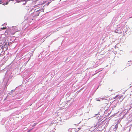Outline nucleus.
Wrapping results in <instances>:
<instances>
[{"mask_svg": "<svg viewBox=\"0 0 132 132\" xmlns=\"http://www.w3.org/2000/svg\"><path fill=\"white\" fill-rule=\"evenodd\" d=\"M12 44V42H11L10 43L8 42L7 40L6 41V40L4 42V43H3L2 46L1 47L2 49L4 50V49L5 50H6L8 48V46L10 45V44Z\"/></svg>", "mask_w": 132, "mask_h": 132, "instance_id": "obj_1", "label": "nucleus"}, {"mask_svg": "<svg viewBox=\"0 0 132 132\" xmlns=\"http://www.w3.org/2000/svg\"><path fill=\"white\" fill-rule=\"evenodd\" d=\"M117 130V129L114 128L113 129V130L114 131H116Z\"/></svg>", "mask_w": 132, "mask_h": 132, "instance_id": "obj_16", "label": "nucleus"}, {"mask_svg": "<svg viewBox=\"0 0 132 132\" xmlns=\"http://www.w3.org/2000/svg\"><path fill=\"white\" fill-rule=\"evenodd\" d=\"M131 65V64L129 63H127L126 64V66L127 67H128L129 66H130Z\"/></svg>", "mask_w": 132, "mask_h": 132, "instance_id": "obj_12", "label": "nucleus"}, {"mask_svg": "<svg viewBox=\"0 0 132 132\" xmlns=\"http://www.w3.org/2000/svg\"><path fill=\"white\" fill-rule=\"evenodd\" d=\"M44 9V8L43 7V8L42 9L39 8V10H38V12H43Z\"/></svg>", "mask_w": 132, "mask_h": 132, "instance_id": "obj_9", "label": "nucleus"}, {"mask_svg": "<svg viewBox=\"0 0 132 132\" xmlns=\"http://www.w3.org/2000/svg\"><path fill=\"white\" fill-rule=\"evenodd\" d=\"M2 2V0H0V4H2L3 3Z\"/></svg>", "mask_w": 132, "mask_h": 132, "instance_id": "obj_19", "label": "nucleus"}, {"mask_svg": "<svg viewBox=\"0 0 132 132\" xmlns=\"http://www.w3.org/2000/svg\"><path fill=\"white\" fill-rule=\"evenodd\" d=\"M6 25V23H4V24H3L2 25H3L4 26H5Z\"/></svg>", "mask_w": 132, "mask_h": 132, "instance_id": "obj_18", "label": "nucleus"}, {"mask_svg": "<svg viewBox=\"0 0 132 132\" xmlns=\"http://www.w3.org/2000/svg\"><path fill=\"white\" fill-rule=\"evenodd\" d=\"M38 10H36V12L33 13V14L34 15V17L38 16L40 12H38Z\"/></svg>", "mask_w": 132, "mask_h": 132, "instance_id": "obj_3", "label": "nucleus"}, {"mask_svg": "<svg viewBox=\"0 0 132 132\" xmlns=\"http://www.w3.org/2000/svg\"><path fill=\"white\" fill-rule=\"evenodd\" d=\"M1 49H0V53L1 52Z\"/></svg>", "mask_w": 132, "mask_h": 132, "instance_id": "obj_23", "label": "nucleus"}, {"mask_svg": "<svg viewBox=\"0 0 132 132\" xmlns=\"http://www.w3.org/2000/svg\"><path fill=\"white\" fill-rule=\"evenodd\" d=\"M119 96V95H116V96H115V97H114V99H115L117 97H118V96Z\"/></svg>", "mask_w": 132, "mask_h": 132, "instance_id": "obj_15", "label": "nucleus"}, {"mask_svg": "<svg viewBox=\"0 0 132 132\" xmlns=\"http://www.w3.org/2000/svg\"><path fill=\"white\" fill-rule=\"evenodd\" d=\"M113 106L115 107L117 104V103H118V101L116 100H114L113 102Z\"/></svg>", "mask_w": 132, "mask_h": 132, "instance_id": "obj_6", "label": "nucleus"}, {"mask_svg": "<svg viewBox=\"0 0 132 132\" xmlns=\"http://www.w3.org/2000/svg\"><path fill=\"white\" fill-rule=\"evenodd\" d=\"M13 0H9V1H13Z\"/></svg>", "mask_w": 132, "mask_h": 132, "instance_id": "obj_24", "label": "nucleus"}, {"mask_svg": "<svg viewBox=\"0 0 132 132\" xmlns=\"http://www.w3.org/2000/svg\"><path fill=\"white\" fill-rule=\"evenodd\" d=\"M132 108V104H131L127 106V111L128 110H129Z\"/></svg>", "mask_w": 132, "mask_h": 132, "instance_id": "obj_8", "label": "nucleus"}, {"mask_svg": "<svg viewBox=\"0 0 132 132\" xmlns=\"http://www.w3.org/2000/svg\"><path fill=\"white\" fill-rule=\"evenodd\" d=\"M6 28L5 27H3V28H0V31L3 29H4Z\"/></svg>", "mask_w": 132, "mask_h": 132, "instance_id": "obj_13", "label": "nucleus"}, {"mask_svg": "<svg viewBox=\"0 0 132 132\" xmlns=\"http://www.w3.org/2000/svg\"><path fill=\"white\" fill-rule=\"evenodd\" d=\"M118 127V125L117 124L115 126V128L117 129Z\"/></svg>", "mask_w": 132, "mask_h": 132, "instance_id": "obj_14", "label": "nucleus"}, {"mask_svg": "<svg viewBox=\"0 0 132 132\" xmlns=\"http://www.w3.org/2000/svg\"><path fill=\"white\" fill-rule=\"evenodd\" d=\"M15 89H13V90H11V92L10 93H11V94H12V93L13 92H14L15 91Z\"/></svg>", "mask_w": 132, "mask_h": 132, "instance_id": "obj_11", "label": "nucleus"}, {"mask_svg": "<svg viewBox=\"0 0 132 132\" xmlns=\"http://www.w3.org/2000/svg\"><path fill=\"white\" fill-rule=\"evenodd\" d=\"M104 98H96V100L97 101H100L101 100H102Z\"/></svg>", "mask_w": 132, "mask_h": 132, "instance_id": "obj_10", "label": "nucleus"}, {"mask_svg": "<svg viewBox=\"0 0 132 132\" xmlns=\"http://www.w3.org/2000/svg\"><path fill=\"white\" fill-rule=\"evenodd\" d=\"M78 130H76V129L75 128L69 129L68 130V131L69 132H72V131H76V130H77V132L78 131L80 130L79 129V128H78Z\"/></svg>", "mask_w": 132, "mask_h": 132, "instance_id": "obj_5", "label": "nucleus"}, {"mask_svg": "<svg viewBox=\"0 0 132 132\" xmlns=\"http://www.w3.org/2000/svg\"><path fill=\"white\" fill-rule=\"evenodd\" d=\"M101 131L100 130L99 131H97V132H101Z\"/></svg>", "mask_w": 132, "mask_h": 132, "instance_id": "obj_21", "label": "nucleus"}, {"mask_svg": "<svg viewBox=\"0 0 132 132\" xmlns=\"http://www.w3.org/2000/svg\"><path fill=\"white\" fill-rule=\"evenodd\" d=\"M99 114H99V112H98V114H96V115H99Z\"/></svg>", "mask_w": 132, "mask_h": 132, "instance_id": "obj_22", "label": "nucleus"}, {"mask_svg": "<svg viewBox=\"0 0 132 132\" xmlns=\"http://www.w3.org/2000/svg\"><path fill=\"white\" fill-rule=\"evenodd\" d=\"M26 4V2H25V3H23V4L24 5H25Z\"/></svg>", "mask_w": 132, "mask_h": 132, "instance_id": "obj_20", "label": "nucleus"}, {"mask_svg": "<svg viewBox=\"0 0 132 132\" xmlns=\"http://www.w3.org/2000/svg\"><path fill=\"white\" fill-rule=\"evenodd\" d=\"M116 32H117V33L118 32H117V31H116Z\"/></svg>", "mask_w": 132, "mask_h": 132, "instance_id": "obj_26", "label": "nucleus"}, {"mask_svg": "<svg viewBox=\"0 0 132 132\" xmlns=\"http://www.w3.org/2000/svg\"><path fill=\"white\" fill-rule=\"evenodd\" d=\"M8 4V2H7L5 4V3H3V5H4L5 4H6V5H7V4Z\"/></svg>", "mask_w": 132, "mask_h": 132, "instance_id": "obj_17", "label": "nucleus"}, {"mask_svg": "<svg viewBox=\"0 0 132 132\" xmlns=\"http://www.w3.org/2000/svg\"><path fill=\"white\" fill-rule=\"evenodd\" d=\"M6 39L5 38H3L2 39H1L0 40V46H2L3 43L5 41Z\"/></svg>", "mask_w": 132, "mask_h": 132, "instance_id": "obj_4", "label": "nucleus"}, {"mask_svg": "<svg viewBox=\"0 0 132 132\" xmlns=\"http://www.w3.org/2000/svg\"><path fill=\"white\" fill-rule=\"evenodd\" d=\"M9 79L8 78H5L4 80V81L5 82V83L4 85L5 88H6L7 86L9 83Z\"/></svg>", "mask_w": 132, "mask_h": 132, "instance_id": "obj_2", "label": "nucleus"}, {"mask_svg": "<svg viewBox=\"0 0 132 132\" xmlns=\"http://www.w3.org/2000/svg\"><path fill=\"white\" fill-rule=\"evenodd\" d=\"M116 32H117V33L118 32H117V31H116Z\"/></svg>", "mask_w": 132, "mask_h": 132, "instance_id": "obj_25", "label": "nucleus"}, {"mask_svg": "<svg viewBox=\"0 0 132 132\" xmlns=\"http://www.w3.org/2000/svg\"><path fill=\"white\" fill-rule=\"evenodd\" d=\"M2 50H1V52L0 53V56H3V54H4L5 52L4 50V49H2Z\"/></svg>", "mask_w": 132, "mask_h": 132, "instance_id": "obj_7", "label": "nucleus"}]
</instances>
